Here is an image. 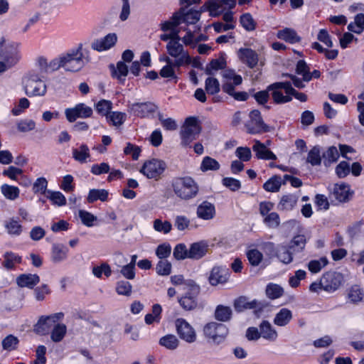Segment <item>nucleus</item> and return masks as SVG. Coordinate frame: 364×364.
<instances>
[{
	"mask_svg": "<svg viewBox=\"0 0 364 364\" xmlns=\"http://www.w3.org/2000/svg\"><path fill=\"white\" fill-rule=\"evenodd\" d=\"M0 73L14 67L21 59V43L15 41H0Z\"/></svg>",
	"mask_w": 364,
	"mask_h": 364,
	"instance_id": "f257e3e1",
	"label": "nucleus"
},
{
	"mask_svg": "<svg viewBox=\"0 0 364 364\" xmlns=\"http://www.w3.org/2000/svg\"><path fill=\"white\" fill-rule=\"evenodd\" d=\"M43 75L37 70L27 73L22 79L23 90L29 97H44L47 93V85Z\"/></svg>",
	"mask_w": 364,
	"mask_h": 364,
	"instance_id": "f03ea898",
	"label": "nucleus"
},
{
	"mask_svg": "<svg viewBox=\"0 0 364 364\" xmlns=\"http://www.w3.org/2000/svg\"><path fill=\"white\" fill-rule=\"evenodd\" d=\"M172 186L175 194L184 200L194 198L198 192L196 182L189 176L175 178Z\"/></svg>",
	"mask_w": 364,
	"mask_h": 364,
	"instance_id": "7ed1b4c3",
	"label": "nucleus"
},
{
	"mask_svg": "<svg viewBox=\"0 0 364 364\" xmlns=\"http://www.w3.org/2000/svg\"><path fill=\"white\" fill-rule=\"evenodd\" d=\"M183 289L186 290L185 294L178 299L181 307L185 311L195 310L198 305L200 287L194 281L187 280Z\"/></svg>",
	"mask_w": 364,
	"mask_h": 364,
	"instance_id": "20e7f679",
	"label": "nucleus"
},
{
	"mask_svg": "<svg viewBox=\"0 0 364 364\" xmlns=\"http://www.w3.org/2000/svg\"><path fill=\"white\" fill-rule=\"evenodd\" d=\"M87 61V57H85L82 52V45H79L77 48L62 57L63 68L70 72L80 70Z\"/></svg>",
	"mask_w": 364,
	"mask_h": 364,
	"instance_id": "39448f33",
	"label": "nucleus"
},
{
	"mask_svg": "<svg viewBox=\"0 0 364 364\" xmlns=\"http://www.w3.org/2000/svg\"><path fill=\"white\" fill-rule=\"evenodd\" d=\"M168 55L174 58L173 64L180 68L191 63L188 53L184 50L183 46L178 41H169L166 45Z\"/></svg>",
	"mask_w": 364,
	"mask_h": 364,
	"instance_id": "423d86ee",
	"label": "nucleus"
},
{
	"mask_svg": "<svg viewBox=\"0 0 364 364\" xmlns=\"http://www.w3.org/2000/svg\"><path fill=\"white\" fill-rule=\"evenodd\" d=\"M201 128L198 123V119L196 117H188L180 132L181 137V145L187 146L196 139L197 136L200 134Z\"/></svg>",
	"mask_w": 364,
	"mask_h": 364,
	"instance_id": "0eeeda50",
	"label": "nucleus"
},
{
	"mask_svg": "<svg viewBox=\"0 0 364 364\" xmlns=\"http://www.w3.org/2000/svg\"><path fill=\"white\" fill-rule=\"evenodd\" d=\"M204 336L211 339L215 344L223 343L228 334V329L225 325L215 321L205 324L203 327Z\"/></svg>",
	"mask_w": 364,
	"mask_h": 364,
	"instance_id": "6e6552de",
	"label": "nucleus"
},
{
	"mask_svg": "<svg viewBox=\"0 0 364 364\" xmlns=\"http://www.w3.org/2000/svg\"><path fill=\"white\" fill-rule=\"evenodd\" d=\"M63 317L64 314L62 312L55 313L48 316H41L33 326V331L36 334L46 336L50 333L51 328L55 323L61 321Z\"/></svg>",
	"mask_w": 364,
	"mask_h": 364,
	"instance_id": "1a4fd4ad",
	"label": "nucleus"
},
{
	"mask_svg": "<svg viewBox=\"0 0 364 364\" xmlns=\"http://www.w3.org/2000/svg\"><path fill=\"white\" fill-rule=\"evenodd\" d=\"M289 82H278L269 85L267 90L271 92L274 102L276 104H284L291 102L292 97L289 96Z\"/></svg>",
	"mask_w": 364,
	"mask_h": 364,
	"instance_id": "9d476101",
	"label": "nucleus"
},
{
	"mask_svg": "<svg viewBox=\"0 0 364 364\" xmlns=\"http://www.w3.org/2000/svg\"><path fill=\"white\" fill-rule=\"evenodd\" d=\"M166 168V163L159 159H152L146 161L141 168V173L148 178L157 179Z\"/></svg>",
	"mask_w": 364,
	"mask_h": 364,
	"instance_id": "9b49d317",
	"label": "nucleus"
},
{
	"mask_svg": "<svg viewBox=\"0 0 364 364\" xmlns=\"http://www.w3.org/2000/svg\"><path fill=\"white\" fill-rule=\"evenodd\" d=\"M177 333L181 339L188 343H193L197 339L194 328L184 318H177L175 321Z\"/></svg>",
	"mask_w": 364,
	"mask_h": 364,
	"instance_id": "f8f14e48",
	"label": "nucleus"
},
{
	"mask_svg": "<svg viewBox=\"0 0 364 364\" xmlns=\"http://www.w3.org/2000/svg\"><path fill=\"white\" fill-rule=\"evenodd\" d=\"M322 288L328 292L337 290L343 282V276L336 272H327L321 277Z\"/></svg>",
	"mask_w": 364,
	"mask_h": 364,
	"instance_id": "ddd939ff",
	"label": "nucleus"
},
{
	"mask_svg": "<svg viewBox=\"0 0 364 364\" xmlns=\"http://www.w3.org/2000/svg\"><path fill=\"white\" fill-rule=\"evenodd\" d=\"M65 114L67 119L70 122H73L77 118H87L90 117L92 114V109L85 104L80 103L73 108L66 109Z\"/></svg>",
	"mask_w": 364,
	"mask_h": 364,
	"instance_id": "4468645a",
	"label": "nucleus"
},
{
	"mask_svg": "<svg viewBox=\"0 0 364 364\" xmlns=\"http://www.w3.org/2000/svg\"><path fill=\"white\" fill-rule=\"evenodd\" d=\"M157 107L150 102L134 103L129 107V110L131 112L141 118L148 117L149 114L154 113Z\"/></svg>",
	"mask_w": 364,
	"mask_h": 364,
	"instance_id": "2eb2a0df",
	"label": "nucleus"
},
{
	"mask_svg": "<svg viewBox=\"0 0 364 364\" xmlns=\"http://www.w3.org/2000/svg\"><path fill=\"white\" fill-rule=\"evenodd\" d=\"M117 41L115 33H109L104 38L95 40L91 45L93 50L97 51L107 50L113 47Z\"/></svg>",
	"mask_w": 364,
	"mask_h": 364,
	"instance_id": "dca6fc26",
	"label": "nucleus"
},
{
	"mask_svg": "<svg viewBox=\"0 0 364 364\" xmlns=\"http://www.w3.org/2000/svg\"><path fill=\"white\" fill-rule=\"evenodd\" d=\"M250 121L245 124L247 132L250 134H257L260 132L264 124L261 117L260 112L257 109L252 110L250 113Z\"/></svg>",
	"mask_w": 364,
	"mask_h": 364,
	"instance_id": "f3484780",
	"label": "nucleus"
},
{
	"mask_svg": "<svg viewBox=\"0 0 364 364\" xmlns=\"http://www.w3.org/2000/svg\"><path fill=\"white\" fill-rule=\"evenodd\" d=\"M209 244L205 240H201L191 245L188 249L189 259H200L208 252Z\"/></svg>",
	"mask_w": 364,
	"mask_h": 364,
	"instance_id": "a211bd4d",
	"label": "nucleus"
},
{
	"mask_svg": "<svg viewBox=\"0 0 364 364\" xmlns=\"http://www.w3.org/2000/svg\"><path fill=\"white\" fill-rule=\"evenodd\" d=\"M238 57L250 68H255L259 60L257 53L250 48H240L238 51Z\"/></svg>",
	"mask_w": 364,
	"mask_h": 364,
	"instance_id": "6ab92c4d",
	"label": "nucleus"
},
{
	"mask_svg": "<svg viewBox=\"0 0 364 364\" xmlns=\"http://www.w3.org/2000/svg\"><path fill=\"white\" fill-rule=\"evenodd\" d=\"M252 150L255 153L256 157L263 160H276L277 156L267 149V145L258 140L255 141Z\"/></svg>",
	"mask_w": 364,
	"mask_h": 364,
	"instance_id": "aec40b11",
	"label": "nucleus"
},
{
	"mask_svg": "<svg viewBox=\"0 0 364 364\" xmlns=\"http://www.w3.org/2000/svg\"><path fill=\"white\" fill-rule=\"evenodd\" d=\"M259 329L260 331L261 337L264 339L270 342L277 341L278 333L268 321H262L259 325Z\"/></svg>",
	"mask_w": 364,
	"mask_h": 364,
	"instance_id": "412c9836",
	"label": "nucleus"
},
{
	"mask_svg": "<svg viewBox=\"0 0 364 364\" xmlns=\"http://www.w3.org/2000/svg\"><path fill=\"white\" fill-rule=\"evenodd\" d=\"M200 30L198 26H194V29L191 30L190 28H186L185 31L186 32V35L182 38V41L186 46H191L194 47L197 43L205 41L207 37L203 34H200L196 36V33L197 31Z\"/></svg>",
	"mask_w": 364,
	"mask_h": 364,
	"instance_id": "4be33fe9",
	"label": "nucleus"
},
{
	"mask_svg": "<svg viewBox=\"0 0 364 364\" xmlns=\"http://www.w3.org/2000/svg\"><path fill=\"white\" fill-rule=\"evenodd\" d=\"M39 282L40 277L36 274H22L16 278V283L21 288L33 289Z\"/></svg>",
	"mask_w": 364,
	"mask_h": 364,
	"instance_id": "5701e85b",
	"label": "nucleus"
},
{
	"mask_svg": "<svg viewBox=\"0 0 364 364\" xmlns=\"http://www.w3.org/2000/svg\"><path fill=\"white\" fill-rule=\"evenodd\" d=\"M228 271L218 267L212 269L208 277L209 282L213 286L225 283L228 281Z\"/></svg>",
	"mask_w": 364,
	"mask_h": 364,
	"instance_id": "b1692460",
	"label": "nucleus"
},
{
	"mask_svg": "<svg viewBox=\"0 0 364 364\" xmlns=\"http://www.w3.org/2000/svg\"><path fill=\"white\" fill-rule=\"evenodd\" d=\"M196 213L199 218L211 220L215 215V206L208 201H203L198 206Z\"/></svg>",
	"mask_w": 364,
	"mask_h": 364,
	"instance_id": "393cba45",
	"label": "nucleus"
},
{
	"mask_svg": "<svg viewBox=\"0 0 364 364\" xmlns=\"http://www.w3.org/2000/svg\"><path fill=\"white\" fill-rule=\"evenodd\" d=\"M350 187L346 183L335 184L331 192L332 196L339 202H346L348 199Z\"/></svg>",
	"mask_w": 364,
	"mask_h": 364,
	"instance_id": "a878e982",
	"label": "nucleus"
},
{
	"mask_svg": "<svg viewBox=\"0 0 364 364\" xmlns=\"http://www.w3.org/2000/svg\"><path fill=\"white\" fill-rule=\"evenodd\" d=\"M4 225L7 233L11 235H19L23 230V227L18 218H8L4 221Z\"/></svg>",
	"mask_w": 364,
	"mask_h": 364,
	"instance_id": "bb28decb",
	"label": "nucleus"
},
{
	"mask_svg": "<svg viewBox=\"0 0 364 364\" xmlns=\"http://www.w3.org/2000/svg\"><path fill=\"white\" fill-rule=\"evenodd\" d=\"M110 68L112 76L123 83L129 72L128 66L124 62L119 61L116 68L111 65Z\"/></svg>",
	"mask_w": 364,
	"mask_h": 364,
	"instance_id": "cd10ccee",
	"label": "nucleus"
},
{
	"mask_svg": "<svg viewBox=\"0 0 364 364\" xmlns=\"http://www.w3.org/2000/svg\"><path fill=\"white\" fill-rule=\"evenodd\" d=\"M67 333V326L63 323H55L50 331V339L54 343L63 340Z\"/></svg>",
	"mask_w": 364,
	"mask_h": 364,
	"instance_id": "c85d7f7f",
	"label": "nucleus"
},
{
	"mask_svg": "<svg viewBox=\"0 0 364 364\" xmlns=\"http://www.w3.org/2000/svg\"><path fill=\"white\" fill-rule=\"evenodd\" d=\"M68 249L63 244H53L51 258L54 262H60L67 258Z\"/></svg>",
	"mask_w": 364,
	"mask_h": 364,
	"instance_id": "c756f323",
	"label": "nucleus"
},
{
	"mask_svg": "<svg viewBox=\"0 0 364 364\" xmlns=\"http://www.w3.org/2000/svg\"><path fill=\"white\" fill-rule=\"evenodd\" d=\"M298 197L294 194L284 195L281 198L277 208L280 210H291L296 205Z\"/></svg>",
	"mask_w": 364,
	"mask_h": 364,
	"instance_id": "7c9ffc66",
	"label": "nucleus"
},
{
	"mask_svg": "<svg viewBox=\"0 0 364 364\" xmlns=\"http://www.w3.org/2000/svg\"><path fill=\"white\" fill-rule=\"evenodd\" d=\"M277 36L279 39L290 43H298L301 40L296 32L294 29L289 28H285L282 30L278 31Z\"/></svg>",
	"mask_w": 364,
	"mask_h": 364,
	"instance_id": "2f4dec72",
	"label": "nucleus"
},
{
	"mask_svg": "<svg viewBox=\"0 0 364 364\" xmlns=\"http://www.w3.org/2000/svg\"><path fill=\"white\" fill-rule=\"evenodd\" d=\"M232 310L230 306L218 305L215 310L214 316L217 321L226 322L230 320Z\"/></svg>",
	"mask_w": 364,
	"mask_h": 364,
	"instance_id": "473e14b6",
	"label": "nucleus"
},
{
	"mask_svg": "<svg viewBox=\"0 0 364 364\" xmlns=\"http://www.w3.org/2000/svg\"><path fill=\"white\" fill-rule=\"evenodd\" d=\"M292 318V314L290 310L286 308L282 309L274 318V323L278 326H285Z\"/></svg>",
	"mask_w": 364,
	"mask_h": 364,
	"instance_id": "72a5a7b5",
	"label": "nucleus"
},
{
	"mask_svg": "<svg viewBox=\"0 0 364 364\" xmlns=\"http://www.w3.org/2000/svg\"><path fill=\"white\" fill-rule=\"evenodd\" d=\"M109 196V192L105 189H90L87 200L89 203H92L95 201L100 200L102 202L107 201Z\"/></svg>",
	"mask_w": 364,
	"mask_h": 364,
	"instance_id": "f704fd0d",
	"label": "nucleus"
},
{
	"mask_svg": "<svg viewBox=\"0 0 364 364\" xmlns=\"http://www.w3.org/2000/svg\"><path fill=\"white\" fill-rule=\"evenodd\" d=\"M340 153L336 146H331L328 147L322 154L324 165L328 166L335 163L338 159Z\"/></svg>",
	"mask_w": 364,
	"mask_h": 364,
	"instance_id": "c9c22d12",
	"label": "nucleus"
},
{
	"mask_svg": "<svg viewBox=\"0 0 364 364\" xmlns=\"http://www.w3.org/2000/svg\"><path fill=\"white\" fill-rule=\"evenodd\" d=\"M73 159L81 163H85L87 159L90 157V149L86 144H81L78 149H73Z\"/></svg>",
	"mask_w": 364,
	"mask_h": 364,
	"instance_id": "e433bc0d",
	"label": "nucleus"
},
{
	"mask_svg": "<svg viewBox=\"0 0 364 364\" xmlns=\"http://www.w3.org/2000/svg\"><path fill=\"white\" fill-rule=\"evenodd\" d=\"M163 60L166 65L161 69L160 75L164 78H176L174 68L177 67L173 64V61L168 56H166Z\"/></svg>",
	"mask_w": 364,
	"mask_h": 364,
	"instance_id": "4c0bfd02",
	"label": "nucleus"
},
{
	"mask_svg": "<svg viewBox=\"0 0 364 364\" xmlns=\"http://www.w3.org/2000/svg\"><path fill=\"white\" fill-rule=\"evenodd\" d=\"M348 29L350 32L360 34L364 31V14H358L354 18V22L348 25Z\"/></svg>",
	"mask_w": 364,
	"mask_h": 364,
	"instance_id": "58836bf2",
	"label": "nucleus"
},
{
	"mask_svg": "<svg viewBox=\"0 0 364 364\" xmlns=\"http://www.w3.org/2000/svg\"><path fill=\"white\" fill-rule=\"evenodd\" d=\"M159 344L171 350L176 349L179 345V340L173 334H168L159 340Z\"/></svg>",
	"mask_w": 364,
	"mask_h": 364,
	"instance_id": "ea45409f",
	"label": "nucleus"
},
{
	"mask_svg": "<svg viewBox=\"0 0 364 364\" xmlns=\"http://www.w3.org/2000/svg\"><path fill=\"white\" fill-rule=\"evenodd\" d=\"M1 193L6 199L14 200L18 198L20 190L16 186L5 183L1 186Z\"/></svg>",
	"mask_w": 364,
	"mask_h": 364,
	"instance_id": "a19ab883",
	"label": "nucleus"
},
{
	"mask_svg": "<svg viewBox=\"0 0 364 364\" xmlns=\"http://www.w3.org/2000/svg\"><path fill=\"white\" fill-rule=\"evenodd\" d=\"M306 243V237L304 235H298L291 240L289 247L294 252L302 251Z\"/></svg>",
	"mask_w": 364,
	"mask_h": 364,
	"instance_id": "79ce46f5",
	"label": "nucleus"
},
{
	"mask_svg": "<svg viewBox=\"0 0 364 364\" xmlns=\"http://www.w3.org/2000/svg\"><path fill=\"white\" fill-rule=\"evenodd\" d=\"M106 118L113 126L119 127L125 122L127 114L122 112H110Z\"/></svg>",
	"mask_w": 364,
	"mask_h": 364,
	"instance_id": "37998d69",
	"label": "nucleus"
},
{
	"mask_svg": "<svg viewBox=\"0 0 364 364\" xmlns=\"http://www.w3.org/2000/svg\"><path fill=\"white\" fill-rule=\"evenodd\" d=\"M328 264V260L326 257H322L318 259L311 260L308 263L309 270L315 274L319 272L323 268H324Z\"/></svg>",
	"mask_w": 364,
	"mask_h": 364,
	"instance_id": "c03bdc74",
	"label": "nucleus"
},
{
	"mask_svg": "<svg viewBox=\"0 0 364 364\" xmlns=\"http://www.w3.org/2000/svg\"><path fill=\"white\" fill-rule=\"evenodd\" d=\"M4 262L2 263L3 266L7 269H11L14 268L15 264L16 263H20L21 262V258L18 255L11 252H7L4 255Z\"/></svg>",
	"mask_w": 364,
	"mask_h": 364,
	"instance_id": "a18cd8bd",
	"label": "nucleus"
},
{
	"mask_svg": "<svg viewBox=\"0 0 364 364\" xmlns=\"http://www.w3.org/2000/svg\"><path fill=\"white\" fill-rule=\"evenodd\" d=\"M223 4H226L230 9L235 7V0H214L209 2V9L211 12L220 13L222 11L220 8Z\"/></svg>",
	"mask_w": 364,
	"mask_h": 364,
	"instance_id": "49530a36",
	"label": "nucleus"
},
{
	"mask_svg": "<svg viewBox=\"0 0 364 364\" xmlns=\"http://www.w3.org/2000/svg\"><path fill=\"white\" fill-rule=\"evenodd\" d=\"M282 183V178L278 176H274L264 183L263 188L265 191L269 192H277Z\"/></svg>",
	"mask_w": 364,
	"mask_h": 364,
	"instance_id": "de8ad7c7",
	"label": "nucleus"
},
{
	"mask_svg": "<svg viewBox=\"0 0 364 364\" xmlns=\"http://www.w3.org/2000/svg\"><path fill=\"white\" fill-rule=\"evenodd\" d=\"M321 149L318 146H314L309 152L306 161L312 166H318L321 163Z\"/></svg>",
	"mask_w": 364,
	"mask_h": 364,
	"instance_id": "09e8293b",
	"label": "nucleus"
},
{
	"mask_svg": "<svg viewBox=\"0 0 364 364\" xmlns=\"http://www.w3.org/2000/svg\"><path fill=\"white\" fill-rule=\"evenodd\" d=\"M19 343L18 338L14 335H8L1 341V346L4 350L12 351L17 348Z\"/></svg>",
	"mask_w": 364,
	"mask_h": 364,
	"instance_id": "8fccbe9b",
	"label": "nucleus"
},
{
	"mask_svg": "<svg viewBox=\"0 0 364 364\" xmlns=\"http://www.w3.org/2000/svg\"><path fill=\"white\" fill-rule=\"evenodd\" d=\"M284 294L283 288L279 284H269L266 287V294L271 299H276L281 297Z\"/></svg>",
	"mask_w": 364,
	"mask_h": 364,
	"instance_id": "3c124183",
	"label": "nucleus"
},
{
	"mask_svg": "<svg viewBox=\"0 0 364 364\" xmlns=\"http://www.w3.org/2000/svg\"><path fill=\"white\" fill-rule=\"evenodd\" d=\"M220 167V164L215 159L210 156L204 157L200 164V170L203 172L208 171H217Z\"/></svg>",
	"mask_w": 364,
	"mask_h": 364,
	"instance_id": "603ef678",
	"label": "nucleus"
},
{
	"mask_svg": "<svg viewBox=\"0 0 364 364\" xmlns=\"http://www.w3.org/2000/svg\"><path fill=\"white\" fill-rule=\"evenodd\" d=\"M347 297L350 302L353 304H358L363 300V292L361 289L357 285L351 287L348 290Z\"/></svg>",
	"mask_w": 364,
	"mask_h": 364,
	"instance_id": "864d4df0",
	"label": "nucleus"
},
{
	"mask_svg": "<svg viewBox=\"0 0 364 364\" xmlns=\"http://www.w3.org/2000/svg\"><path fill=\"white\" fill-rule=\"evenodd\" d=\"M153 228L155 231L164 234L169 233L172 230V225L170 222L161 219H155L153 222Z\"/></svg>",
	"mask_w": 364,
	"mask_h": 364,
	"instance_id": "5fc2aeb1",
	"label": "nucleus"
},
{
	"mask_svg": "<svg viewBox=\"0 0 364 364\" xmlns=\"http://www.w3.org/2000/svg\"><path fill=\"white\" fill-rule=\"evenodd\" d=\"M240 22L242 26L248 31H254L256 28V22L250 13H245L240 16Z\"/></svg>",
	"mask_w": 364,
	"mask_h": 364,
	"instance_id": "6e6d98bb",
	"label": "nucleus"
},
{
	"mask_svg": "<svg viewBox=\"0 0 364 364\" xmlns=\"http://www.w3.org/2000/svg\"><path fill=\"white\" fill-rule=\"evenodd\" d=\"M225 65V61L224 59H213L206 65L205 72L207 75H211L213 74V71L223 69Z\"/></svg>",
	"mask_w": 364,
	"mask_h": 364,
	"instance_id": "4d7b16f0",
	"label": "nucleus"
},
{
	"mask_svg": "<svg viewBox=\"0 0 364 364\" xmlns=\"http://www.w3.org/2000/svg\"><path fill=\"white\" fill-rule=\"evenodd\" d=\"M291 250L288 247H281L277 253L279 259L284 264H289L293 261Z\"/></svg>",
	"mask_w": 364,
	"mask_h": 364,
	"instance_id": "13d9d810",
	"label": "nucleus"
},
{
	"mask_svg": "<svg viewBox=\"0 0 364 364\" xmlns=\"http://www.w3.org/2000/svg\"><path fill=\"white\" fill-rule=\"evenodd\" d=\"M112 108V103L109 100H101L95 105L97 112L102 116L106 117L110 112Z\"/></svg>",
	"mask_w": 364,
	"mask_h": 364,
	"instance_id": "bf43d9fd",
	"label": "nucleus"
},
{
	"mask_svg": "<svg viewBox=\"0 0 364 364\" xmlns=\"http://www.w3.org/2000/svg\"><path fill=\"white\" fill-rule=\"evenodd\" d=\"M205 88L208 94L214 95L220 91L219 81L214 77H208L205 80Z\"/></svg>",
	"mask_w": 364,
	"mask_h": 364,
	"instance_id": "052dcab7",
	"label": "nucleus"
},
{
	"mask_svg": "<svg viewBox=\"0 0 364 364\" xmlns=\"http://www.w3.org/2000/svg\"><path fill=\"white\" fill-rule=\"evenodd\" d=\"M173 255L177 260H183L189 258L188 250L183 243L178 244L173 249Z\"/></svg>",
	"mask_w": 364,
	"mask_h": 364,
	"instance_id": "680f3d73",
	"label": "nucleus"
},
{
	"mask_svg": "<svg viewBox=\"0 0 364 364\" xmlns=\"http://www.w3.org/2000/svg\"><path fill=\"white\" fill-rule=\"evenodd\" d=\"M47 198L50 199L54 205L62 206L65 205L66 198L62 193L59 191H48Z\"/></svg>",
	"mask_w": 364,
	"mask_h": 364,
	"instance_id": "e2e57ef3",
	"label": "nucleus"
},
{
	"mask_svg": "<svg viewBox=\"0 0 364 364\" xmlns=\"http://www.w3.org/2000/svg\"><path fill=\"white\" fill-rule=\"evenodd\" d=\"M247 257L250 263L252 266H258L262 260V254L256 249H252L247 251Z\"/></svg>",
	"mask_w": 364,
	"mask_h": 364,
	"instance_id": "0e129e2a",
	"label": "nucleus"
},
{
	"mask_svg": "<svg viewBox=\"0 0 364 364\" xmlns=\"http://www.w3.org/2000/svg\"><path fill=\"white\" fill-rule=\"evenodd\" d=\"M200 14L198 11H189L186 14H185L183 16H181V19L183 22L186 23L188 25H194L196 24L200 19Z\"/></svg>",
	"mask_w": 364,
	"mask_h": 364,
	"instance_id": "69168bd1",
	"label": "nucleus"
},
{
	"mask_svg": "<svg viewBox=\"0 0 364 364\" xmlns=\"http://www.w3.org/2000/svg\"><path fill=\"white\" fill-rule=\"evenodd\" d=\"M132 287L129 282L119 281L117 284L116 291L118 294L129 296L132 294Z\"/></svg>",
	"mask_w": 364,
	"mask_h": 364,
	"instance_id": "338daca9",
	"label": "nucleus"
},
{
	"mask_svg": "<svg viewBox=\"0 0 364 364\" xmlns=\"http://www.w3.org/2000/svg\"><path fill=\"white\" fill-rule=\"evenodd\" d=\"M264 223L269 228H276L280 223L279 216L275 212L270 213L264 217Z\"/></svg>",
	"mask_w": 364,
	"mask_h": 364,
	"instance_id": "774afa93",
	"label": "nucleus"
}]
</instances>
